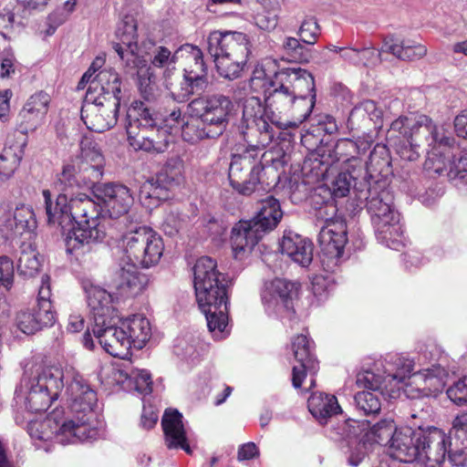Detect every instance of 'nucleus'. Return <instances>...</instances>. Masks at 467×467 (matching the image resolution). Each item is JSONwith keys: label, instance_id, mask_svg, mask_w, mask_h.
Instances as JSON below:
<instances>
[{"label": "nucleus", "instance_id": "obj_19", "mask_svg": "<svg viewBox=\"0 0 467 467\" xmlns=\"http://www.w3.org/2000/svg\"><path fill=\"white\" fill-rule=\"evenodd\" d=\"M119 100L117 99H97L85 96L81 108V119L90 130L106 131L114 127L118 120Z\"/></svg>", "mask_w": 467, "mask_h": 467}, {"label": "nucleus", "instance_id": "obj_54", "mask_svg": "<svg viewBox=\"0 0 467 467\" xmlns=\"http://www.w3.org/2000/svg\"><path fill=\"white\" fill-rule=\"evenodd\" d=\"M159 116L161 118V126L169 131L173 128H182L183 123H185V116L182 115L180 107H174L170 110H166L164 115L159 113Z\"/></svg>", "mask_w": 467, "mask_h": 467}, {"label": "nucleus", "instance_id": "obj_62", "mask_svg": "<svg viewBox=\"0 0 467 467\" xmlns=\"http://www.w3.org/2000/svg\"><path fill=\"white\" fill-rule=\"evenodd\" d=\"M454 129L458 137L467 140V111H462L455 118Z\"/></svg>", "mask_w": 467, "mask_h": 467}, {"label": "nucleus", "instance_id": "obj_3", "mask_svg": "<svg viewBox=\"0 0 467 467\" xmlns=\"http://www.w3.org/2000/svg\"><path fill=\"white\" fill-rule=\"evenodd\" d=\"M216 267V262L211 257L199 258L193 267V284L210 333L215 339H222L229 335L228 296L224 276Z\"/></svg>", "mask_w": 467, "mask_h": 467}, {"label": "nucleus", "instance_id": "obj_28", "mask_svg": "<svg viewBox=\"0 0 467 467\" xmlns=\"http://www.w3.org/2000/svg\"><path fill=\"white\" fill-rule=\"evenodd\" d=\"M279 247L283 254L303 267L308 266L313 260V243L294 231L284 232Z\"/></svg>", "mask_w": 467, "mask_h": 467}, {"label": "nucleus", "instance_id": "obj_32", "mask_svg": "<svg viewBox=\"0 0 467 467\" xmlns=\"http://www.w3.org/2000/svg\"><path fill=\"white\" fill-rule=\"evenodd\" d=\"M448 459L455 466L467 462V413L458 415L450 431Z\"/></svg>", "mask_w": 467, "mask_h": 467}, {"label": "nucleus", "instance_id": "obj_46", "mask_svg": "<svg viewBox=\"0 0 467 467\" xmlns=\"http://www.w3.org/2000/svg\"><path fill=\"white\" fill-rule=\"evenodd\" d=\"M81 178L78 177V171L76 167L67 164L63 167L61 173L57 176L55 182V188L59 193H67L68 199L74 195V191L81 187Z\"/></svg>", "mask_w": 467, "mask_h": 467}, {"label": "nucleus", "instance_id": "obj_10", "mask_svg": "<svg viewBox=\"0 0 467 467\" xmlns=\"http://www.w3.org/2000/svg\"><path fill=\"white\" fill-rule=\"evenodd\" d=\"M65 391L63 398L68 403L72 417L69 421L81 423L87 429L93 430L95 434L88 437V441L95 440L99 431L97 427L92 424L95 418L93 409L97 404V394L79 375V373L70 365H63Z\"/></svg>", "mask_w": 467, "mask_h": 467}, {"label": "nucleus", "instance_id": "obj_51", "mask_svg": "<svg viewBox=\"0 0 467 467\" xmlns=\"http://www.w3.org/2000/svg\"><path fill=\"white\" fill-rule=\"evenodd\" d=\"M320 35V26L315 17H306L298 29V36L302 42L314 45Z\"/></svg>", "mask_w": 467, "mask_h": 467}, {"label": "nucleus", "instance_id": "obj_29", "mask_svg": "<svg viewBox=\"0 0 467 467\" xmlns=\"http://www.w3.org/2000/svg\"><path fill=\"white\" fill-rule=\"evenodd\" d=\"M87 303L93 319V325L103 324L108 317L119 316L113 295L99 285L86 287Z\"/></svg>", "mask_w": 467, "mask_h": 467}, {"label": "nucleus", "instance_id": "obj_53", "mask_svg": "<svg viewBox=\"0 0 467 467\" xmlns=\"http://www.w3.org/2000/svg\"><path fill=\"white\" fill-rule=\"evenodd\" d=\"M16 326L25 334L30 335L40 330L41 327L31 310L21 311L16 316Z\"/></svg>", "mask_w": 467, "mask_h": 467}, {"label": "nucleus", "instance_id": "obj_57", "mask_svg": "<svg viewBox=\"0 0 467 467\" xmlns=\"http://www.w3.org/2000/svg\"><path fill=\"white\" fill-rule=\"evenodd\" d=\"M78 0H67L60 8L48 16V20L55 21L57 25L64 24L76 10Z\"/></svg>", "mask_w": 467, "mask_h": 467}, {"label": "nucleus", "instance_id": "obj_13", "mask_svg": "<svg viewBox=\"0 0 467 467\" xmlns=\"http://www.w3.org/2000/svg\"><path fill=\"white\" fill-rule=\"evenodd\" d=\"M60 411H53L43 420H32L28 424V433L34 440L50 441L56 439L62 444L83 442L95 434L93 430L77 421L58 419Z\"/></svg>", "mask_w": 467, "mask_h": 467}, {"label": "nucleus", "instance_id": "obj_60", "mask_svg": "<svg viewBox=\"0 0 467 467\" xmlns=\"http://www.w3.org/2000/svg\"><path fill=\"white\" fill-rule=\"evenodd\" d=\"M254 25L265 31L274 30L277 24V16L271 12L259 13L254 17Z\"/></svg>", "mask_w": 467, "mask_h": 467}, {"label": "nucleus", "instance_id": "obj_61", "mask_svg": "<svg viewBox=\"0 0 467 467\" xmlns=\"http://www.w3.org/2000/svg\"><path fill=\"white\" fill-rule=\"evenodd\" d=\"M417 118L409 119L408 117H400L390 125L389 132H398L402 136V140L407 138L409 133L411 131V126L417 122Z\"/></svg>", "mask_w": 467, "mask_h": 467}, {"label": "nucleus", "instance_id": "obj_11", "mask_svg": "<svg viewBox=\"0 0 467 467\" xmlns=\"http://www.w3.org/2000/svg\"><path fill=\"white\" fill-rule=\"evenodd\" d=\"M177 62L183 65V80L178 90H171L174 100L187 101L191 96L203 93L208 86V69L203 60V53L197 47L191 44L181 46L176 50Z\"/></svg>", "mask_w": 467, "mask_h": 467}, {"label": "nucleus", "instance_id": "obj_52", "mask_svg": "<svg viewBox=\"0 0 467 467\" xmlns=\"http://www.w3.org/2000/svg\"><path fill=\"white\" fill-rule=\"evenodd\" d=\"M125 378H131L134 380L135 389L143 394L148 395L152 391V381L150 372L147 370H132L130 375L125 374Z\"/></svg>", "mask_w": 467, "mask_h": 467}, {"label": "nucleus", "instance_id": "obj_34", "mask_svg": "<svg viewBox=\"0 0 467 467\" xmlns=\"http://www.w3.org/2000/svg\"><path fill=\"white\" fill-rule=\"evenodd\" d=\"M121 78L119 73L112 68L100 70L92 78L88 85L86 96L97 97V99H117L120 101Z\"/></svg>", "mask_w": 467, "mask_h": 467}, {"label": "nucleus", "instance_id": "obj_31", "mask_svg": "<svg viewBox=\"0 0 467 467\" xmlns=\"http://www.w3.org/2000/svg\"><path fill=\"white\" fill-rule=\"evenodd\" d=\"M182 182L181 167L167 164L143 185L142 192H146L149 198L167 199L169 197L167 192L181 184Z\"/></svg>", "mask_w": 467, "mask_h": 467}, {"label": "nucleus", "instance_id": "obj_41", "mask_svg": "<svg viewBox=\"0 0 467 467\" xmlns=\"http://www.w3.org/2000/svg\"><path fill=\"white\" fill-rule=\"evenodd\" d=\"M50 296V278L48 275H43L38 290L36 307L31 310L32 313L36 315V318L41 329L45 327L52 326L55 322V312L52 309Z\"/></svg>", "mask_w": 467, "mask_h": 467}, {"label": "nucleus", "instance_id": "obj_17", "mask_svg": "<svg viewBox=\"0 0 467 467\" xmlns=\"http://www.w3.org/2000/svg\"><path fill=\"white\" fill-rule=\"evenodd\" d=\"M94 195L102 202L103 206L98 205L99 222L105 228L102 221L106 216L118 219L128 213L134 202L133 195L126 185L109 182L94 186Z\"/></svg>", "mask_w": 467, "mask_h": 467}, {"label": "nucleus", "instance_id": "obj_12", "mask_svg": "<svg viewBox=\"0 0 467 467\" xmlns=\"http://www.w3.org/2000/svg\"><path fill=\"white\" fill-rule=\"evenodd\" d=\"M64 388L63 365L44 367L28 382L26 408L34 413L46 411L62 395Z\"/></svg>", "mask_w": 467, "mask_h": 467}, {"label": "nucleus", "instance_id": "obj_23", "mask_svg": "<svg viewBox=\"0 0 467 467\" xmlns=\"http://www.w3.org/2000/svg\"><path fill=\"white\" fill-rule=\"evenodd\" d=\"M92 332L100 346L109 355L120 358L129 355L130 341L122 329L119 316L108 317L103 324L93 325Z\"/></svg>", "mask_w": 467, "mask_h": 467}, {"label": "nucleus", "instance_id": "obj_48", "mask_svg": "<svg viewBox=\"0 0 467 467\" xmlns=\"http://www.w3.org/2000/svg\"><path fill=\"white\" fill-rule=\"evenodd\" d=\"M283 49L291 60L307 63L311 59V51L302 45L296 37L287 36L284 39Z\"/></svg>", "mask_w": 467, "mask_h": 467}, {"label": "nucleus", "instance_id": "obj_20", "mask_svg": "<svg viewBox=\"0 0 467 467\" xmlns=\"http://www.w3.org/2000/svg\"><path fill=\"white\" fill-rule=\"evenodd\" d=\"M296 285L285 279L275 278L265 282L262 291V302L269 315L291 318L294 314L293 299Z\"/></svg>", "mask_w": 467, "mask_h": 467}, {"label": "nucleus", "instance_id": "obj_40", "mask_svg": "<svg viewBox=\"0 0 467 467\" xmlns=\"http://www.w3.org/2000/svg\"><path fill=\"white\" fill-rule=\"evenodd\" d=\"M307 407L313 417L321 424H326L327 419L341 411L337 398L324 393L312 394L308 399Z\"/></svg>", "mask_w": 467, "mask_h": 467}, {"label": "nucleus", "instance_id": "obj_24", "mask_svg": "<svg viewBox=\"0 0 467 467\" xmlns=\"http://www.w3.org/2000/svg\"><path fill=\"white\" fill-rule=\"evenodd\" d=\"M49 101L48 94L44 91L32 95L17 116V130L22 134L35 131L43 123Z\"/></svg>", "mask_w": 467, "mask_h": 467}, {"label": "nucleus", "instance_id": "obj_27", "mask_svg": "<svg viewBox=\"0 0 467 467\" xmlns=\"http://www.w3.org/2000/svg\"><path fill=\"white\" fill-rule=\"evenodd\" d=\"M389 450L390 456L401 462H419L418 430H413L410 427L395 430L392 439H390Z\"/></svg>", "mask_w": 467, "mask_h": 467}, {"label": "nucleus", "instance_id": "obj_7", "mask_svg": "<svg viewBox=\"0 0 467 467\" xmlns=\"http://www.w3.org/2000/svg\"><path fill=\"white\" fill-rule=\"evenodd\" d=\"M128 140L135 150L163 152L170 131L161 126L159 113L143 101H134L128 111Z\"/></svg>", "mask_w": 467, "mask_h": 467}, {"label": "nucleus", "instance_id": "obj_47", "mask_svg": "<svg viewBox=\"0 0 467 467\" xmlns=\"http://www.w3.org/2000/svg\"><path fill=\"white\" fill-rule=\"evenodd\" d=\"M23 156L21 146H9L0 154V176L9 178L20 164Z\"/></svg>", "mask_w": 467, "mask_h": 467}, {"label": "nucleus", "instance_id": "obj_63", "mask_svg": "<svg viewBox=\"0 0 467 467\" xmlns=\"http://www.w3.org/2000/svg\"><path fill=\"white\" fill-rule=\"evenodd\" d=\"M259 451L254 442H248L242 445L238 451V460H250L258 456Z\"/></svg>", "mask_w": 467, "mask_h": 467}, {"label": "nucleus", "instance_id": "obj_58", "mask_svg": "<svg viewBox=\"0 0 467 467\" xmlns=\"http://www.w3.org/2000/svg\"><path fill=\"white\" fill-rule=\"evenodd\" d=\"M458 148V144L456 143V149L453 150V156L451 161L447 162V166H450L451 174L461 180H464L467 182V154L462 155L457 161L453 160Z\"/></svg>", "mask_w": 467, "mask_h": 467}, {"label": "nucleus", "instance_id": "obj_6", "mask_svg": "<svg viewBox=\"0 0 467 467\" xmlns=\"http://www.w3.org/2000/svg\"><path fill=\"white\" fill-rule=\"evenodd\" d=\"M366 185L362 182L358 187L362 192L360 197L366 201L377 240L390 249L399 250L403 245V229L400 214L393 205V195L387 189L385 181H374L369 194L363 190Z\"/></svg>", "mask_w": 467, "mask_h": 467}, {"label": "nucleus", "instance_id": "obj_64", "mask_svg": "<svg viewBox=\"0 0 467 467\" xmlns=\"http://www.w3.org/2000/svg\"><path fill=\"white\" fill-rule=\"evenodd\" d=\"M365 454V444L360 442L357 443L355 449L351 451L348 458V464L352 467H357L364 459Z\"/></svg>", "mask_w": 467, "mask_h": 467}, {"label": "nucleus", "instance_id": "obj_35", "mask_svg": "<svg viewBox=\"0 0 467 467\" xmlns=\"http://www.w3.org/2000/svg\"><path fill=\"white\" fill-rule=\"evenodd\" d=\"M161 425L164 431L165 443L169 449L181 448L188 454L192 453V449L187 443L182 415L177 410H166L162 416Z\"/></svg>", "mask_w": 467, "mask_h": 467}, {"label": "nucleus", "instance_id": "obj_4", "mask_svg": "<svg viewBox=\"0 0 467 467\" xmlns=\"http://www.w3.org/2000/svg\"><path fill=\"white\" fill-rule=\"evenodd\" d=\"M420 149L426 151L425 168L441 172L453 156L456 140L444 126L437 125L426 115H420L411 126L408 137L397 144L396 150L401 159L413 161L419 159Z\"/></svg>", "mask_w": 467, "mask_h": 467}, {"label": "nucleus", "instance_id": "obj_50", "mask_svg": "<svg viewBox=\"0 0 467 467\" xmlns=\"http://www.w3.org/2000/svg\"><path fill=\"white\" fill-rule=\"evenodd\" d=\"M396 427L392 420H383L371 428V439L379 444H390Z\"/></svg>", "mask_w": 467, "mask_h": 467}, {"label": "nucleus", "instance_id": "obj_38", "mask_svg": "<svg viewBox=\"0 0 467 467\" xmlns=\"http://www.w3.org/2000/svg\"><path fill=\"white\" fill-rule=\"evenodd\" d=\"M448 371L440 365H433L430 368L423 369L412 375L415 383L422 395H436L441 392L445 385Z\"/></svg>", "mask_w": 467, "mask_h": 467}, {"label": "nucleus", "instance_id": "obj_1", "mask_svg": "<svg viewBox=\"0 0 467 467\" xmlns=\"http://www.w3.org/2000/svg\"><path fill=\"white\" fill-rule=\"evenodd\" d=\"M266 84L265 106L255 96L244 99L241 128L250 148L233 155L229 167L230 184L245 196L251 195L260 182L264 166L258 153L275 137L271 124L283 130L298 128L308 119L316 104L315 78L306 69L283 68Z\"/></svg>", "mask_w": 467, "mask_h": 467}, {"label": "nucleus", "instance_id": "obj_37", "mask_svg": "<svg viewBox=\"0 0 467 467\" xmlns=\"http://www.w3.org/2000/svg\"><path fill=\"white\" fill-rule=\"evenodd\" d=\"M381 51L389 53L403 61H414L426 56L427 47L410 39L388 36L384 38Z\"/></svg>", "mask_w": 467, "mask_h": 467}, {"label": "nucleus", "instance_id": "obj_30", "mask_svg": "<svg viewBox=\"0 0 467 467\" xmlns=\"http://www.w3.org/2000/svg\"><path fill=\"white\" fill-rule=\"evenodd\" d=\"M137 22L132 16H125L116 30L119 42L113 43V48L119 57L123 67L127 59H131L140 49Z\"/></svg>", "mask_w": 467, "mask_h": 467}, {"label": "nucleus", "instance_id": "obj_59", "mask_svg": "<svg viewBox=\"0 0 467 467\" xmlns=\"http://www.w3.org/2000/svg\"><path fill=\"white\" fill-rule=\"evenodd\" d=\"M14 278V264L7 256H0V285L9 288Z\"/></svg>", "mask_w": 467, "mask_h": 467}, {"label": "nucleus", "instance_id": "obj_5", "mask_svg": "<svg viewBox=\"0 0 467 467\" xmlns=\"http://www.w3.org/2000/svg\"><path fill=\"white\" fill-rule=\"evenodd\" d=\"M176 51L158 46L150 39L140 40V49L123 67L127 74L136 76L138 89L142 99L152 102L159 97L156 83L157 72L161 71L166 88L171 91V77L176 72Z\"/></svg>", "mask_w": 467, "mask_h": 467}, {"label": "nucleus", "instance_id": "obj_14", "mask_svg": "<svg viewBox=\"0 0 467 467\" xmlns=\"http://www.w3.org/2000/svg\"><path fill=\"white\" fill-rule=\"evenodd\" d=\"M122 247L131 263L145 268L158 264L164 250L160 234L146 226L126 233L122 236Z\"/></svg>", "mask_w": 467, "mask_h": 467}, {"label": "nucleus", "instance_id": "obj_18", "mask_svg": "<svg viewBox=\"0 0 467 467\" xmlns=\"http://www.w3.org/2000/svg\"><path fill=\"white\" fill-rule=\"evenodd\" d=\"M357 385L365 389L358 392L354 400L357 408L365 414H377L381 409V397L386 391L393 396L394 388H389L386 379H383L380 373L366 370L357 376Z\"/></svg>", "mask_w": 467, "mask_h": 467}, {"label": "nucleus", "instance_id": "obj_22", "mask_svg": "<svg viewBox=\"0 0 467 467\" xmlns=\"http://www.w3.org/2000/svg\"><path fill=\"white\" fill-rule=\"evenodd\" d=\"M104 166L105 160L97 142L88 137L82 138L78 171L83 185L94 192V186L99 184L103 176Z\"/></svg>", "mask_w": 467, "mask_h": 467}, {"label": "nucleus", "instance_id": "obj_36", "mask_svg": "<svg viewBox=\"0 0 467 467\" xmlns=\"http://www.w3.org/2000/svg\"><path fill=\"white\" fill-rule=\"evenodd\" d=\"M113 283L121 294L136 296L146 287L148 278L139 271L138 265L130 262L119 267L115 274Z\"/></svg>", "mask_w": 467, "mask_h": 467}, {"label": "nucleus", "instance_id": "obj_55", "mask_svg": "<svg viewBox=\"0 0 467 467\" xmlns=\"http://www.w3.org/2000/svg\"><path fill=\"white\" fill-rule=\"evenodd\" d=\"M184 220L178 212L167 213L164 216L161 228L165 234L173 236L182 228Z\"/></svg>", "mask_w": 467, "mask_h": 467}, {"label": "nucleus", "instance_id": "obj_2", "mask_svg": "<svg viewBox=\"0 0 467 467\" xmlns=\"http://www.w3.org/2000/svg\"><path fill=\"white\" fill-rule=\"evenodd\" d=\"M44 206L49 224L58 225L67 232V252L81 263L95 258V244L106 237V230L99 222L97 203L86 193L75 197L58 193L54 201L49 190L43 192Z\"/></svg>", "mask_w": 467, "mask_h": 467}, {"label": "nucleus", "instance_id": "obj_56", "mask_svg": "<svg viewBox=\"0 0 467 467\" xmlns=\"http://www.w3.org/2000/svg\"><path fill=\"white\" fill-rule=\"evenodd\" d=\"M448 398L456 405L467 404V378H463L447 389Z\"/></svg>", "mask_w": 467, "mask_h": 467}, {"label": "nucleus", "instance_id": "obj_44", "mask_svg": "<svg viewBox=\"0 0 467 467\" xmlns=\"http://www.w3.org/2000/svg\"><path fill=\"white\" fill-rule=\"evenodd\" d=\"M38 253L31 242H23L20 245V253L17 261V271L25 277L35 276L40 269Z\"/></svg>", "mask_w": 467, "mask_h": 467}, {"label": "nucleus", "instance_id": "obj_42", "mask_svg": "<svg viewBox=\"0 0 467 467\" xmlns=\"http://www.w3.org/2000/svg\"><path fill=\"white\" fill-rule=\"evenodd\" d=\"M413 370V362L410 358L401 356H393L387 361L383 379H386V384L389 388L396 389L399 383L403 382L406 379L411 376Z\"/></svg>", "mask_w": 467, "mask_h": 467}, {"label": "nucleus", "instance_id": "obj_45", "mask_svg": "<svg viewBox=\"0 0 467 467\" xmlns=\"http://www.w3.org/2000/svg\"><path fill=\"white\" fill-rule=\"evenodd\" d=\"M182 137L185 141L194 144L205 139H216L220 135L196 118V119L183 123Z\"/></svg>", "mask_w": 467, "mask_h": 467}, {"label": "nucleus", "instance_id": "obj_49", "mask_svg": "<svg viewBox=\"0 0 467 467\" xmlns=\"http://www.w3.org/2000/svg\"><path fill=\"white\" fill-rule=\"evenodd\" d=\"M381 110L373 100H365L351 110L348 120L354 123L356 119L367 116L369 120L377 121L381 118Z\"/></svg>", "mask_w": 467, "mask_h": 467}, {"label": "nucleus", "instance_id": "obj_26", "mask_svg": "<svg viewBox=\"0 0 467 467\" xmlns=\"http://www.w3.org/2000/svg\"><path fill=\"white\" fill-rule=\"evenodd\" d=\"M292 348L298 365L293 367L292 383L294 388L298 389L302 385L306 372L316 373L318 363L312 353V343L304 335L296 336L292 342Z\"/></svg>", "mask_w": 467, "mask_h": 467}, {"label": "nucleus", "instance_id": "obj_39", "mask_svg": "<svg viewBox=\"0 0 467 467\" xmlns=\"http://www.w3.org/2000/svg\"><path fill=\"white\" fill-rule=\"evenodd\" d=\"M120 323L130 341V348L141 349L151 336L150 321L141 315H134L124 320L120 318Z\"/></svg>", "mask_w": 467, "mask_h": 467}, {"label": "nucleus", "instance_id": "obj_9", "mask_svg": "<svg viewBox=\"0 0 467 467\" xmlns=\"http://www.w3.org/2000/svg\"><path fill=\"white\" fill-rule=\"evenodd\" d=\"M283 218L280 202L274 196L260 201L256 215L249 221H240L232 231V247L236 258L252 249L263 236L274 230Z\"/></svg>", "mask_w": 467, "mask_h": 467}, {"label": "nucleus", "instance_id": "obj_43", "mask_svg": "<svg viewBox=\"0 0 467 467\" xmlns=\"http://www.w3.org/2000/svg\"><path fill=\"white\" fill-rule=\"evenodd\" d=\"M7 228L13 231L14 235L27 234L29 238L36 227L35 213L31 206L21 203L15 209L13 218L7 221Z\"/></svg>", "mask_w": 467, "mask_h": 467}, {"label": "nucleus", "instance_id": "obj_21", "mask_svg": "<svg viewBox=\"0 0 467 467\" xmlns=\"http://www.w3.org/2000/svg\"><path fill=\"white\" fill-rule=\"evenodd\" d=\"M420 442L419 462L425 467H441L448 453L450 435L441 429L431 427L418 429Z\"/></svg>", "mask_w": 467, "mask_h": 467}, {"label": "nucleus", "instance_id": "obj_33", "mask_svg": "<svg viewBox=\"0 0 467 467\" xmlns=\"http://www.w3.org/2000/svg\"><path fill=\"white\" fill-rule=\"evenodd\" d=\"M370 146L371 143L368 140L358 139V140H353L342 139L337 143L334 152L329 150L327 155L323 153L314 159V168L320 169V166H323L324 169L321 170V174H324L330 166L337 161H340L343 155L348 156L352 153L364 154L369 150Z\"/></svg>", "mask_w": 467, "mask_h": 467}, {"label": "nucleus", "instance_id": "obj_8", "mask_svg": "<svg viewBox=\"0 0 467 467\" xmlns=\"http://www.w3.org/2000/svg\"><path fill=\"white\" fill-rule=\"evenodd\" d=\"M207 44L219 75L228 79L237 78L250 54L247 36L237 31H213Z\"/></svg>", "mask_w": 467, "mask_h": 467}, {"label": "nucleus", "instance_id": "obj_15", "mask_svg": "<svg viewBox=\"0 0 467 467\" xmlns=\"http://www.w3.org/2000/svg\"><path fill=\"white\" fill-rule=\"evenodd\" d=\"M234 107L232 99L223 94L201 96L188 104L191 115L203 121L220 136L228 126Z\"/></svg>", "mask_w": 467, "mask_h": 467}, {"label": "nucleus", "instance_id": "obj_25", "mask_svg": "<svg viewBox=\"0 0 467 467\" xmlns=\"http://www.w3.org/2000/svg\"><path fill=\"white\" fill-rule=\"evenodd\" d=\"M318 243L322 251L330 257H341L348 243L346 222L338 217L327 219L320 229Z\"/></svg>", "mask_w": 467, "mask_h": 467}, {"label": "nucleus", "instance_id": "obj_16", "mask_svg": "<svg viewBox=\"0 0 467 467\" xmlns=\"http://www.w3.org/2000/svg\"><path fill=\"white\" fill-rule=\"evenodd\" d=\"M344 166L343 171L338 173V175L335 178L331 184V194L334 198H341L348 195L350 191V187L352 185L353 190L356 192L357 198L360 201H363L364 198H361L362 194L360 189H358V184L362 182H366L368 185L364 187L365 191L371 190L374 188V179L373 175L369 172L368 165L366 161H363L359 157L351 156L342 161ZM370 193V191L368 192Z\"/></svg>", "mask_w": 467, "mask_h": 467}]
</instances>
